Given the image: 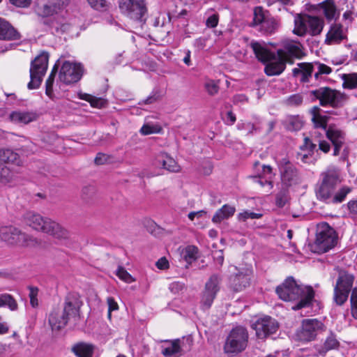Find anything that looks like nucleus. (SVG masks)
I'll list each match as a JSON object with an SVG mask.
<instances>
[{"instance_id": "f257e3e1", "label": "nucleus", "mask_w": 357, "mask_h": 357, "mask_svg": "<svg viewBox=\"0 0 357 357\" xmlns=\"http://www.w3.org/2000/svg\"><path fill=\"white\" fill-rule=\"evenodd\" d=\"M275 291L279 298L284 301H296L300 298L299 302L292 307L294 310L308 307L314 296L312 287L298 284L293 277H288L276 288Z\"/></svg>"}, {"instance_id": "f03ea898", "label": "nucleus", "mask_w": 357, "mask_h": 357, "mask_svg": "<svg viewBox=\"0 0 357 357\" xmlns=\"http://www.w3.org/2000/svg\"><path fill=\"white\" fill-rule=\"evenodd\" d=\"M82 302L77 294L70 293L66 298L62 312L53 311L49 317V323L53 329L59 330L68 324L70 319L76 321L79 317Z\"/></svg>"}, {"instance_id": "7ed1b4c3", "label": "nucleus", "mask_w": 357, "mask_h": 357, "mask_svg": "<svg viewBox=\"0 0 357 357\" xmlns=\"http://www.w3.org/2000/svg\"><path fill=\"white\" fill-rule=\"evenodd\" d=\"M25 222L33 229L47 234L59 240H66L70 237L69 231L58 222L47 218H43L38 213L28 212Z\"/></svg>"}, {"instance_id": "20e7f679", "label": "nucleus", "mask_w": 357, "mask_h": 357, "mask_svg": "<svg viewBox=\"0 0 357 357\" xmlns=\"http://www.w3.org/2000/svg\"><path fill=\"white\" fill-rule=\"evenodd\" d=\"M249 340L247 328L242 326L234 327L225 337L223 351L229 357H234L244 351Z\"/></svg>"}, {"instance_id": "39448f33", "label": "nucleus", "mask_w": 357, "mask_h": 357, "mask_svg": "<svg viewBox=\"0 0 357 357\" xmlns=\"http://www.w3.org/2000/svg\"><path fill=\"white\" fill-rule=\"evenodd\" d=\"M250 45L259 61L262 63L270 61L264 68V72L268 76L278 75L284 70L287 62L279 57L278 61H271L275 59V54L269 51L265 45L252 41Z\"/></svg>"}, {"instance_id": "423d86ee", "label": "nucleus", "mask_w": 357, "mask_h": 357, "mask_svg": "<svg viewBox=\"0 0 357 357\" xmlns=\"http://www.w3.org/2000/svg\"><path fill=\"white\" fill-rule=\"evenodd\" d=\"M337 243V235L335 229L328 223L322 222L317 225L316 238L311 250L315 253H324L333 249Z\"/></svg>"}, {"instance_id": "0eeeda50", "label": "nucleus", "mask_w": 357, "mask_h": 357, "mask_svg": "<svg viewBox=\"0 0 357 357\" xmlns=\"http://www.w3.org/2000/svg\"><path fill=\"white\" fill-rule=\"evenodd\" d=\"M324 20L308 14L297 15L294 18V33L298 36H304L306 34L310 36L319 35L324 28Z\"/></svg>"}, {"instance_id": "6e6552de", "label": "nucleus", "mask_w": 357, "mask_h": 357, "mask_svg": "<svg viewBox=\"0 0 357 357\" xmlns=\"http://www.w3.org/2000/svg\"><path fill=\"white\" fill-rule=\"evenodd\" d=\"M119 8L126 17L139 24H144L148 17L146 0H119Z\"/></svg>"}, {"instance_id": "1a4fd4ad", "label": "nucleus", "mask_w": 357, "mask_h": 357, "mask_svg": "<svg viewBox=\"0 0 357 357\" xmlns=\"http://www.w3.org/2000/svg\"><path fill=\"white\" fill-rule=\"evenodd\" d=\"M49 54L41 52L31 62L29 70L30 82L28 83L29 89H38L42 83L48 67Z\"/></svg>"}, {"instance_id": "9d476101", "label": "nucleus", "mask_w": 357, "mask_h": 357, "mask_svg": "<svg viewBox=\"0 0 357 357\" xmlns=\"http://www.w3.org/2000/svg\"><path fill=\"white\" fill-rule=\"evenodd\" d=\"M326 330L324 323L317 319H305L301 322L300 328L296 331V338L301 342L314 341L317 335Z\"/></svg>"}, {"instance_id": "9b49d317", "label": "nucleus", "mask_w": 357, "mask_h": 357, "mask_svg": "<svg viewBox=\"0 0 357 357\" xmlns=\"http://www.w3.org/2000/svg\"><path fill=\"white\" fill-rule=\"evenodd\" d=\"M339 275L334 288V301L338 305H343L348 298L352 289L354 277L348 272L340 270Z\"/></svg>"}, {"instance_id": "f8f14e48", "label": "nucleus", "mask_w": 357, "mask_h": 357, "mask_svg": "<svg viewBox=\"0 0 357 357\" xmlns=\"http://www.w3.org/2000/svg\"><path fill=\"white\" fill-rule=\"evenodd\" d=\"M312 100H319L320 105L337 107L343 99V95L338 91L329 87H321L310 91Z\"/></svg>"}, {"instance_id": "ddd939ff", "label": "nucleus", "mask_w": 357, "mask_h": 357, "mask_svg": "<svg viewBox=\"0 0 357 357\" xmlns=\"http://www.w3.org/2000/svg\"><path fill=\"white\" fill-rule=\"evenodd\" d=\"M0 239L8 245L22 246L29 245L31 241L30 236L12 225L0 227Z\"/></svg>"}, {"instance_id": "4468645a", "label": "nucleus", "mask_w": 357, "mask_h": 357, "mask_svg": "<svg viewBox=\"0 0 357 357\" xmlns=\"http://www.w3.org/2000/svg\"><path fill=\"white\" fill-rule=\"evenodd\" d=\"M252 328L255 331L257 337L264 340L275 333L278 330L279 324L275 319L269 316H264L253 323Z\"/></svg>"}, {"instance_id": "2eb2a0df", "label": "nucleus", "mask_w": 357, "mask_h": 357, "mask_svg": "<svg viewBox=\"0 0 357 357\" xmlns=\"http://www.w3.org/2000/svg\"><path fill=\"white\" fill-rule=\"evenodd\" d=\"M278 166L284 185L290 187L299 183L301 178L298 169L287 158H282Z\"/></svg>"}, {"instance_id": "dca6fc26", "label": "nucleus", "mask_w": 357, "mask_h": 357, "mask_svg": "<svg viewBox=\"0 0 357 357\" xmlns=\"http://www.w3.org/2000/svg\"><path fill=\"white\" fill-rule=\"evenodd\" d=\"M82 73L83 68L81 64L65 61L61 66L59 79L66 84H70L78 82L81 79Z\"/></svg>"}, {"instance_id": "f3484780", "label": "nucleus", "mask_w": 357, "mask_h": 357, "mask_svg": "<svg viewBox=\"0 0 357 357\" xmlns=\"http://www.w3.org/2000/svg\"><path fill=\"white\" fill-rule=\"evenodd\" d=\"M302 45L295 40H286L282 43V47L277 50L278 56L287 63H292V58H301L303 55Z\"/></svg>"}, {"instance_id": "a211bd4d", "label": "nucleus", "mask_w": 357, "mask_h": 357, "mask_svg": "<svg viewBox=\"0 0 357 357\" xmlns=\"http://www.w3.org/2000/svg\"><path fill=\"white\" fill-rule=\"evenodd\" d=\"M325 134L326 138L331 142L333 146L334 156L340 155V150L345 144L346 134L335 124H329L326 128Z\"/></svg>"}, {"instance_id": "6ab92c4d", "label": "nucleus", "mask_w": 357, "mask_h": 357, "mask_svg": "<svg viewBox=\"0 0 357 357\" xmlns=\"http://www.w3.org/2000/svg\"><path fill=\"white\" fill-rule=\"evenodd\" d=\"M70 0H46L36 6L37 13L42 17L59 14L69 4Z\"/></svg>"}, {"instance_id": "aec40b11", "label": "nucleus", "mask_w": 357, "mask_h": 357, "mask_svg": "<svg viewBox=\"0 0 357 357\" xmlns=\"http://www.w3.org/2000/svg\"><path fill=\"white\" fill-rule=\"evenodd\" d=\"M252 271L250 269L238 271L229 278V287L234 291H241L250 284Z\"/></svg>"}, {"instance_id": "412c9836", "label": "nucleus", "mask_w": 357, "mask_h": 357, "mask_svg": "<svg viewBox=\"0 0 357 357\" xmlns=\"http://www.w3.org/2000/svg\"><path fill=\"white\" fill-rule=\"evenodd\" d=\"M347 38V29L341 24L333 23L326 35L325 43L328 45H337Z\"/></svg>"}, {"instance_id": "4be33fe9", "label": "nucleus", "mask_w": 357, "mask_h": 357, "mask_svg": "<svg viewBox=\"0 0 357 357\" xmlns=\"http://www.w3.org/2000/svg\"><path fill=\"white\" fill-rule=\"evenodd\" d=\"M39 117L36 112L29 110H16L13 111L9 114V119L14 123L20 125H26L36 121Z\"/></svg>"}, {"instance_id": "5701e85b", "label": "nucleus", "mask_w": 357, "mask_h": 357, "mask_svg": "<svg viewBox=\"0 0 357 357\" xmlns=\"http://www.w3.org/2000/svg\"><path fill=\"white\" fill-rule=\"evenodd\" d=\"M298 68L292 70V74L295 77H299V81L302 83H310L314 74L312 63H300Z\"/></svg>"}, {"instance_id": "b1692460", "label": "nucleus", "mask_w": 357, "mask_h": 357, "mask_svg": "<svg viewBox=\"0 0 357 357\" xmlns=\"http://www.w3.org/2000/svg\"><path fill=\"white\" fill-rule=\"evenodd\" d=\"M321 182L327 184L334 189L342 181L340 178V172L336 167H329L326 171L323 172L321 175Z\"/></svg>"}, {"instance_id": "393cba45", "label": "nucleus", "mask_w": 357, "mask_h": 357, "mask_svg": "<svg viewBox=\"0 0 357 357\" xmlns=\"http://www.w3.org/2000/svg\"><path fill=\"white\" fill-rule=\"evenodd\" d=\"M20 37V33L10 23L0 18V40H18Z\"/></svg>"}, {"instance_id": "a878e982", "label": "nucleus", "mask_w": 357, "mask_h": 357, "mask_svg": "<svg viewBox=\"0 0 357 357\" xmlns=\"http://www.w3.org/2000/svg\"><path fill=\"white\" fill-rule=\"evenodd\" d=\"M17 177V172L8 166L0 164V185H11Z\"/></svg>"}, {"instance_id": "bb28decb", "label": "nucleus", "mask_w": 357, "mask_h": 357, "mask_svg": "<svg viewBox=\"0 0 357 357\" xmlns=\"http://www.w3.org/2000/svg\"><path fill=\"white\" fill-rule=\"evenodd\" d=\"M314 68V78L315 82L311 83V86L317 85L325 78V76L329 75L332 72V68L321 62L317 61L312 63Z\"/></svg>"}, {"instance_id": "cd10ccee", "label": "nucleus", "mask_w": 357, "mask_h": 357, "mask_svg": "<svg viewBox=\"0 0 357 357\" xmlns=\"http://www.w3.org/2000/svg\"><path fill=\"white\" fill-rule=\"evenodd\" d=\"M153 165L157 167L162 166V168L172 172H178L180 169L177 162L165 154L158 155Z\"/></svg>"}, {"instance_id": "c85d7f7f", "label": "nucleus", "mask_w": 357, "mask_h": 357, "mask_svg": "<svg viewBox=\"0 0 357 357\" xmlns=\"http://www.w3.org/2000/svg\"><path fill=\"white\" fill-rule=\"evenodd\" d=\"M321 109L318 106L313 107L310 110L312 121L315 128H322L325 131L328 126V117L321 114Z\"/></svg>"}, {"instance_id": "c756f323", "label": "nucleus", "mask_w": 357, "mask_h": 357, "mask_svg": "<svg viewBox=\"0 0 357 357\" xmlns=\"http://www.w3.org/2000/svg\"><path fill=\"white\" fill-rule=\"evenodd\" d=\"M335 189L320 181L316 189V196L320 201L329 204Z\"/></svg>"}, {"instance_id": "7c9ffc66", "label": "nucleus", "mask_w": 357, "mask_h": 357, "mask_svg": "<svg viewBox=\"0 0 357 357\" xmlns=\"http://www.w3.org/2000/svg\"><path fill=\"white\" fill-rule=\"evenodd\" d=\"M235 211V207L228 204H225L221 208L216 211L212 218V221L215 224L220 223L222 220L233 216Z\"/></svg>"}, {"instance_id": "2f4dec72", "label": "nucleus", "mask_w": 357, "mask_h": 357, "mask_svg": "<svg viewBox=\"0 0 357 357\" xmlns=\"http://www.w3.org/2000/svg\"><path fill=\"white\" fill-rule=\"evenodd\" d=\"M94 349L92 344L79 342L73 346L72 351L78 357H93Z\"/></svg>"}, {"instance_id": "473e14b6", "label": "nucleus", "mask_w": 357, "mask_h": 357, "mask_svg": "<svg viewBox=\"0 0 357 357\" xmlns=\"http://www.w3.org/2000/svg\"><path fill=\"white\" fill-rule=\"evenodd\" d=\"M0 162L15 164L18 166L22 163L18 153L9 149L0 150Z\"/></svg>"}, {"instance_id": "72a5a7b5", "label": "nucleus", "mask_w": 357, "mask_h": 357, "mask_svg": "<svg viewBox=\"0 0 357 357\" xmlns=\"http://www.w3.org/2000/svg\"><path fill=\"white\" fill-rule=\"evenodd\" d=\"M323 10L326 18L330 21L333 19L336 20L339 17L337 12L335 5L332 0H326L319 4Z\"/></svg>"}, {"instance_id": "f704fd0d", "label": "nucleus", "mask_w": 357, "mask_h": 357, "mask_svg": "<svg viewBox=\"0 0 357 357\" xmlns=\"http://www.w3.org/2000/svg\"><path fill=\"white\" fill-rule=\"evenodd\" d=\"M181 351L180 340H175L162 349V354L165 357H178L181 355Z\"/></svg>"}, {"instance_id": "c9c22d12", "label": "nucleus", "mask_w": 357, "mask_h": 357, "mask_svg": "<svg viewBox=\"0 0 357 357\" xmlns=\"http://www.w3.org/2000/svg\"><path fill=\"white\" fill-rule=\"evenodd\" d=\"M222 278L219 275H212L205 284L204 289L217 295L220 289Z\"/></svg>"}, {"instance_id": "e433bc0d", "label": "nucleus", "mask_w": 357, "mask_h": 357, "mask_svg": "<svg viewBox=\"0 0 357 357\" xmlns=\"http://www.w3.org/2000/svg\"><path fill=\"white\" fill-rule=\"evenodd\" d=\"M278 27V23L273 17H268L259 26L258 30L262 33L268 35L274 33Z\"/></svg>"}, {"instance_id": "4c0bfd02", "label": "nucleus", "mask_w": 357, "mask_h": 357, "mask_svg": "<svg viewBox=\"0 0 357 357\" xmlns=\"http://www.w3.org/2000/svg\"><path fill=\"white\" fill-rule=\"evenodd\" d=\"M351 192V188L348 186H342L338 191L335 192L330 199L329 204H338L342 202L347 195Z\"/></svg>"}, {"instance_id": "58836bf2", "label": "nucleus", "mask_w": 357, "mask_h": 357, "mask_svg": "<svg viewBox=\"0 0 357 357\" xmlns=\"http://www.w3.org/2000/svg\"><path fill=\"white\" fill-rule=\"evenodd\" d=\"M340 346V342L336 338V335L331 332L330 335L327 337L326 339L322 350L324 352H327L331 349H337Z\"/></svg>"}, {"instance_id": "ea45409f", "label": "nucleus", "mask_w": 357, "mask_h": 357, "mask_svg": "<svg viewBox=\"0 0 357 357\" xmlns=\"http://www.w3.org/2000/svg\"><path fill=\"white\" fill-rule=\"evenodd\" d=\"M57 70L58 66L55 64L45 82V93L50 98L53 96V84Z\"/></svg>"}, {"instance_id": "a19ab883", "label": "nucleus", "mask_w": 357, "mask_h": 357, "mask_svg": "<svg viewBox=\"0 0 357 357\" xmlns=\"http://www.w3.org/2000/svg\"><path fill=\"white\" fill-rule=\"evenodd\" d=\"M216 295L214 293L208 291L204 289L201 298V307L203 310H207L211 307Z\"/></svg>"}, {"instance_id": "79ce46f5", "label": "nucleus", "mask_w": 357, "mask_h": 357, "mask_svg": "<svg viewBox=\"0 0 357 357\" xmlns=\"http://www.w3.org/2000/svg\"><path fill=\"white\" fill-rule=\"evenodd\" d=\"M79 98L82 100L90 102L91 105L93 107L101 108L104 107L105 104V102L102 98H96L87 93L79 94Z\"/></svg>"}, {"instance_id": "37998d69", "label": "nucleus", "mask_w": 357, "mask_h": 357, "mask_svg": "<svg viewBox=\"0 0 357 357\" xmlns=\"http://www.w3.org/2000/svg\"><path fill=\"white\" fill-rule=\"evenodd\" d=\"M197 254L198 248L194 245H189L183 250V257L188 264H191L197 259Z\"/></svg>"}, {"instance_id": "c03bdc74", "label": "nucleus", "mask_w": 357, "mask_h": 357, "mask_svg": "<svg viewBox=\"0 0 357 357\" xmlns=\"http://www.w3.org/2000/svg\"><path fill=\"white\" fill-rule=\"evenodd\" d=\"M342 79L344 89H352L357 88V73L344 74Z\"/></svg>"}, {"instance_id": "a18cd8bd", "label": "nucleus", "mask_w": 357, "mask_h": 357, "mask_svg": "<svg viewBox=\"0 0 357 357\" xmlns=\"http://www.w3.org/2000/svg\"><path fill=\"white\" fill-rule=\"evenodd\" d=\"M2 307H8L11 311L18 309V304L14 297L9 294H2Z\"/></svg>"}, {"instance_id": "49530a36", "label": "nucleus", "mask_w": 357, "mask_h": 357, "mask_svg": "<svg viewBox=\"0 0 357 357\" xmlns=\"http://www.w3.org/2000/svg\"><path fill=\"white\" fill-rule=\"evenodd\" d=\"M269 17L261 7H256L254 10L253 24L255 26H259Z\"/></svg>"}, {"instance_id": "de8ad7c7", "label": "nucleus", "mask_w": 357, "mask_h": 357, "mask_svg": "<svg viewBox=\"0 0 357 357\" xmlns=\"http://www.w3.org/2000/svg\"><path fill=\"white\" fill-rule=\"evenodd\" d=\"M162 128L158 124H144L140 129V133L143 135H148L153 133H160Z\"/></svg>"}, {"instance_id": "09e8293b", "label": "nucleus", "mask_w": 357, "mask_h": 357, "mask_svg": "<svg viewBox=\"0 0 357 357\" xmlns=\"http://www.w3.org/2000/svg\"><path fill=\"white\" fill-rule=\"evenodd\" d=\"M116 275L119 278V279L127 283H131L135 281V279L132 275L122 266L118 267L116 271Z\"/></svg>"}, {"instance_id": "8fccbe9b", "label": "nucleus", "mask_w": 357, "mask_h": 357, "mask_svg": "<svg viewBox=\"0 0 357 357\" xmlns=\"http://www.w3.org/2000/svg\"><path fill=\"white\" fill-rule=\"evenodd\" d=\"M204 87L210 96L217 94L219 91L218 82L213 79L207 80L204 84Z\"/></svg>"}, {"instance_id": "3c124183", "label": "nucleus", "mask_w": 357, "mask_h": 357, "mask_svg": "<svg viewBox=\"0 0 357 357\" xmlns=\"http://www.w3.org/2000/svg\"><path fill=\"white\" fill-rule=\"evenodd\" d=\"M87 1L96 10L104 11L108 8L106 0H87Z\"/></svg>"}, {"instance_id": "603ef678", "label": "nucleus", "mask_w": 357, "mask_h": 357, "mask_svg": "<svg viewBox=\"0 0 357 357\" xmlns=\"http://www.w3.org/2000/svg\"><path fill=\"white\" fill-rule=\"evenodd\" d=\"M29 296L30 298V304L33 307H36L38 306V289L35 287H29Z\"/></svg>"}, {"instance_id": "864d4df0", "label": "nucleus", "mask_w": 357, "mask_h": 357, "mask_svg": "<svg viewBox=\"0 0 357 357\" xmlns=\"http://www.w3.org/2000/svg\"><path fill=\"white\" fill-rule=\"evenodd\" d=\"M351 314L357 319V288H354L350 298Z\"/></svg>"}, {"instance_id": "5fc2aeb1", "label": "nucleus", "mask_w": 357, "mask_h": 357, "mask_svg": "<svg viewBox=\"0 0 357 357\" xmlns=\"http://www.w3.org/2000/svg\"><path fill=\"white\" fill-rule=\"evenodd\" d=\"M289 199L288 193L286 190H281L277 194L276 204L279 207H283L287 203Z\"/></svg>"}, {"instance_id": "6e6d98bb", "label": "nucleus", "mask_w": 357, "mask_h": 357, "mask_svg": "<svg viewBox=\"0 0 357 357\" xmlns=\"http://www.w3.org/2000/svg\"><path fill=\"white\" fill-rule=\"evenodd\" d=\"M316 147L317 143L312 138L306 137L304 139V144L301 148V149L308 151L309 153H313Z\"/></svg>"}, {"instance_id": "4d7b16f0", "label": "nucleus", "mask_w": 357, "mask_h": 357, "mask_svg": "<svg viewBox=\"0 0 357 357\" xmlns=\"http://www.w3.org/2000/svg\"><path fill=\"white\" fill-rule=\"evenodd\" d=\"M303 102V97L300 94H294L287 100V104L289 106H299Z\"/></svg>"}, {"instance_id": "13d9d810", "label": "nucleus", "mask_w": 357, "mask_h": 357, "mask_svg": "<svg viewBox=\"0 0 357 357\" xmlns=\"http://www.w3.org/2000/svg\"><path fill=\"white\" fill-rule=\"evenodd\" d=\"M261 217V213H256L250 211H244L238 215V219L242 221H245L248 219H258Z\"/></svg>"}, {"instance_id": "bf43d9fd", "label": "nucleus", "mask_w": 357, "mask_h": 357, "mask_svg": "<svg viewBox=\"0 0 357 357\" xmlns=\"http://www.w3.org/2000/svg\"><path fill=\"white\" fill-rule=\"evenodd\" d=\"M237 127L239 130H245L247 131V135L252 134L254 131L257 130L255 126L250 122L238 123Z\"/></svg>"}, {"instance_id": "052dcab7", "label": "nucleus", "mask_w": 357, "mask_h": 357, "mask_svg": "<svg viewBox=\"0 0 357 357\" xmlns=\"http://www.w3.org/2000/svg\"><path fill=\"white\" fill-rule=\"evenodd\" d=\"M107 303L108 305V317L110 319L112 312L119 310V305L112 297H108Z\"/></svg>"}, {"instance_id": "680f3d73", "label": "nucleus", "mask_w": 357, "mask_h": 357, "mask_svg": "<svg viewBox=\"0 0 357 357\" xmlns=\"http://www.w3.org/2000/svg\"><path fill=\"white\" fill-rule=\"evenodd\" d=\"M219 20V16L218 14H213L212 15L209 16L206 21V25L208 28H214L218 24Z\"/></svg>"}, {"instance_id": "e2e57ef3", "label": "nucleus", "mask_w": 357, "mask_h": 357, "mask_svg": "<svg viewBox=\"0 0 357 357\" xmlns=\"http://www.w3.org/2000/svg\"><path fill=\"white\" fill-rule=\"evenodd\" d=\"M109 160L110 156L102 153H98L94 161L96 165H103L108 162Z\"/></svg>"}, {"instance_id": "0e129e2a", "label": "nucleus", "mask_w": 357, "mask_h": 357, "mask_svg": "<svg viewBox=\"0 0 357 357\" xmlns=\"http://www.w3.org/2000/svg\"><path fill=\"white\" fill-rule=\"evenodd\" d=\"M316 142L319 144V149L324 153H328L331 150V144L324 139H317Z\"/></svg>"}, {"instance_id": "69168bd1", "label": "nucleus", "mask_w": 357, "mask_h": 357, "mask_svg": "<svg viewBox=\"0 0 357 357\" xmlns=\"http://www.w3.org/2000/svg\"><path fill=\"white\" fill-rule=\"evenodd\" d=\"M10 2L17 6V7H22L26 8L28 7L31 2V0H9Z\"/></svg>"}, {"instance_id": "338daca9", "label": "nucleus", "mask_w": 357, "mask_h": 357, "mask_svg": "<svg viewBox=\"0 0 357 357\" xmlns=\"http://www.w3.org/2000/svg\"><path fill=\"white\" fill-rule=\"evenodd\" d=\"M214 260L220 266H222L224 262V255L222 250H217L213 254Z\"/></svg>"}, {"instance_id": "774afa93", "label": "nucleus", "mask_w": 357, "mask_h": 357, "mask_svg": "<svg viewBox=\"0 0 357 357\" xmlns=\"http://www.w3.org/2000/svg\"><path fill=\"white\" fill-rule=\"evenodd\" d=\"M289 123L293 130H300L303 126V122L296 118L291 119Z\"/></svg>"}]
</instances>
